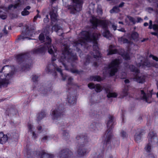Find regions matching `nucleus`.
Instances as JSON below:
<instances>
[{"instance_id":"f257e3e1","label":"nucleus","mask_w":158,"mask_h":158,"mask_svg":"<svg viewBox=\"0 0 158 158\" xmlns=\"http://www.w3.org/2000/svg\"><path fill=\"white\" fill-rule=\"evenodd\" d=\"M101 35L99 33L95 32L91 35L88 31H82L79 35L78 40L73 42V46L76 47V51L78 52L80 51L78 47L82 46H86L87 42L92 41L94 44L93 46L94 52L91 55L93 57L94 60H99L101 58L97 40Z\"/></svg>"},{"instance_id":"f03ea898","label":"nucleus","mask_w":158,"mask_h":158,"mask_svg":"<svg viewBox=\"0 0 158 158\" xmlns=\"http://www.w3.org/2000/svg\"><path fill=\"white\" fill-rule=\"evenodd\" d=\"M62 48L64 49L59 60L64 66L65 69L70 71L73 73L79 75L82 74L83 72V70H78L73 68V61L77 59L76 53L73 52L68 45L64 44Z\"/></svg>"},{"instance_id":"7ed1b4c3","label":"nucleus","mask_w":158,"mask_h":158,"mask_svg":"<svg viewBox=\"0 0 158 158\" xmlns=\"http://www.w3.org/2000/svg\"><path fill=\"white\" fill-rule=\"evenodd\" d=\"M39 40L41 42H45L43 45H40L34 49L32 51L33 54H44L47 51L49 53L55 55L56 51V47L51 45V39L49 37L47 36L45 32L41 33L39 35Z\"/></svg>"},{"instance_id":"20e7f679","label":"nucleus","mask_w":158,"mask_h":158,"mask_svg":"<svg viewBox=\"0 0 158 158\" xmlns=\"http://www.w3.org/2000/svg\"><path fill=\"white\" fill-rule=\"evenodd\" d=\"M9 65L4 66L0 71V88H5L9 85L10 79Z\"/></svg>"},{"instance_id":"39448f33","label":"nucleus","mask_w":158,"mask_h":158,"mask_svg":"<svg viewBox=\"0 0 158 158\" xmlns=\"http://www.w3.org/2000/svg\"><path fill=\"white\" fill-rule=\"evenodd\" d=\"M94 29L96 28L98 26L101 27L103 29L102 31V35L105 37L109 39L111 36V34L108 30V23L105 20L94 19L91 21Z\"/></svg>"},{"instance_id":"423d86ee","label":"nucleus","mask_w":158,"mask_h":158,"mask_svg":"<svg viewBox=\"0 0 158 158\" xmlns=\"http://www.w3.org/2000/svg\"><path fill=\"white\" fill-rule=\"evenodd\" d=\"M16 59L21 67L24 70L30 68L32 64V60L30 57L28 53L18 55Z\"/></svg>"},{"instance_id":"0eeeda50","label":"nucleus","mask_w":158,"mask_h":158,"mask_svg":"<svg viewBox=\"0 0 158 158\" xmlns=\"http://www.w3.org/2000/svg\"><path fill=\"white\" fill-rule=\"evenodd\" d=\"M114 117L112 116H109L108 117L106 124L108 129L106 131L103 137L105 139L103 146L105 147L107 145L109 144L110 140L113 135L111 131V129L113 128L114 124Z\"/></svg>"},{"instance_id":"6e6552de","label":"nucleus","mask_w":158,"mask_h":158,"mask_svg":"<svg viewBox=\"0 0 158 158\" xmlns=\"http://www.w3.org/2000/svg\"><path fill=\"white\" fill-rule=\"evenodd\" d=\"M120 63L119 60L115 59L113 60L106 68H105L103 73L105 75H109L110 76L114 75L117 72L118 68Z\"/></svg>"},{"instance_id":"1a4fd4ad","label":"nucleus","mask_w":158,"mask_h":158,"mask_svg":"<svg viewBox=\"0 0 158 158\" xmlns=\"http://www.w3.org/2000/svg\"><path fill=\"white\" fill-rule=\"evenodd\" d=\"M45 70L48 73H53L55 75H56V71H57L60 73L62 79L64 81L68 77L67 75L63 73L61 69L58 67L57 65L54 62H53L52 64H49L46 68Z\"/></svg>"},{"instance_id":"9d476101","label":"nucleus","mask_w":158,"mask_h":158,"mask_svg":"<svg viewBox=\"0 0 158 158\" xmlns=\"http://www.w3.org/2000/svg\"><path fill=\"white\" fill-rule=\"evenodd\" d=\"M148 138V143L145 147V149L147 152H149L151 149V145L153 146L157 144L158 143V139L156 134L152 131L149 132Z\"/></svg>"},{"instance_id":"9b49d317","label":"nucleus","mask_w":158,"mask_h":158,"mask_svg":"<svg viewBox=\"0 0 158 158\" xmlns=\"http://www.w3.org/2000/svg\"><path fill=\"white\" fill-rule=\"evenodd\" d=\"M73 2L72 5H69L68 9L71 14H74L81 11L82 7L83 0H71Z\"/></svg>"},{"instance_id":"f8f14e48","label":"nucleus","mask_w":158,"mask_h":158,"mask_svg":"<svg viewBox=\"0 0 158 158\" xmlns=\"http://www.w3.org/2000/svg\"><path fill=\"white\" fill-rule=\"evenodd\" d=\"M35 30L34 28L31 29L29 28L28 27H26V29L24 32L23 31L21 35L19 36L18 40H24L25 39L30 40L31 39L28 36H32L34 33V31Z\"/></svg>"},{"instance_id":"ddd939ff","label":"nucleus","mask_w":158,"mask_h":158,"mask_svg":"<svg viewBox=\"0 0 158 158\" xmlns=\"http://www.w3.org/2000/svg\"><path fill=\"white\" fill-rule=\"evenodd\" d=\"M63 114V110L60 107L52 110L51 113L52 118L53 120H57L60 118Z\"/></svg>"},{"instance_id":"4468645a","label":"nucleus","mask_w":158,"mask_h":158,"mask_svg":"<svg viewBox=\"0 0 158 158\" xmlns=\"http://www.w3.org/2000/svg\"><path fill=\"white\" fill-rule=\"evenodd\" d=\"M76 139L77 140H80L79 145L88 146L89 144V140L85 134L81 135H77L76 137Z\"/></svg>"},{"instance_id":"2eb2a0df","label":"nucleus","mask_w":158,"mask_h":158,"mask_svg":"<svg viewBox=\"0 0 158 158\" xmlns=\"http://www.w3.org/2000/svg\"><path fill=\"white\" fill-rule=\"evenodd\" d=\"M87 146L84 145L82 146L78 145V148L77 151V156L78 157H82L88 153L89 150L86 149L85 147Z\"/></svg>"},{"instance_id":"dca6fc26","label":"nucleus","mask_w":158,"mask_h":158,"mask_svg":"<svg viewBox=\"0 0 158 158\" xmlns=\"http://www.w3.org/2000/svg\"><path fill=\"white\" fill-rule=\"evenodd\" d=\"M73 154L72 152L68 149H64L59 152L58 156L60 158H69Z\"/></svg>"},{"instance_id":"f3484780","label":"nucleus","mask_w":158,"mask_h":158,"mask_svg":"<svg viewBox=\"0 0 158 158\" xmlns=\"http://www.w3.org/2000/svg\"><path fill=\"white\" fill-rule=\"evenodd\" d=\"M143 58L142 57H140L138 59V63L137 65L139 67H142V68H144L145 66L149 67L150 65V63L147 58L143 61Z\"/></svg>"},{"instance_id":"a211bd4d","label":"nucleus","mask_w":158,"mask_h":158,"mask_svg":"<svg viewBox=\"0 0 158 158\" xmlns=\"http://www.w3.org/2000/svg\"><path fill=\"white\" fill-rule=\"evenodd\" d=\"M57 8L56 7H53L50 12L51 20L52 21H56L57 20Z\"/></svg>"},{"instance_id":"6ab92c4d","label":"nucleus","mask_w":158,"mask_h":158,"mask_svg":"<svg viewBox=\"0 0 158 158\" xmlns=\"http://www.w3.org/2000/svg\"><path fill=\"white\" fill-rule=\"evenodd\" d=\"M146 77L143 75L140 74L139 72L138 73H136V75L135 76L134 79V81H137L139 83H143L145 81Z\"/></svg>"},{"instance_id":"aec40b11","label":"nucleus","mask_w":158,"mask_h":158,"mask_svg":"<svg viewBox=\"0 0 158 158\" xmlns=\"http://www.w3.org/2000/svg\"><path fill=\"white\" fill-rule=\"evenodd\" d=\"M37 154L40 157V158H54V155L51 154L47 153L45 152L44 151L42 150L39 151Z\"/></svg>"},{"instance_id":"412c9836","label":"nucleus","mask_w":158,"mask_h":158,"mask_svg":"<svg viewBox=\"0 0 158 158\" xmlns=\"http://www.w3.org/2000/svg\"><path fill=\"white\" fill-rule=\"evenodd\" d=\"M67 100L70 105H74L76 102V98L74 95L69 93L67 96Z\"/></svg>"},{"instance_id":"4be33fe9","label":"nucleus","mask_w":158,"mask_h":158,"mask_svg":"<svg viewBox=\"0 0 158 158\" xmlns=\"http://www.w3.org/2000/svg\"><path fill=\"white\" fill-rule=\"evenodd\" d=\"M152 96L151 94L150 95L149 94H146L143 90H140V98L145 101L147 103H149L148 101V100L149 98L151 97Z\"/></svg>"},{"instance_id":"5701e85b","label":"nucleus","mask_w":158,"mask_h":158,"mask_svg":"<svg viewBox=\"0 0 158 158\" xmlns=\"http://www.w3.org/2000/svg\"><path fill=\"white\" fill-rule=\"evenodd\" d=\"M52 89V84H50L48 86H47L46 88H44L43 87H41L40 89V91L41 94L44 95L48 94Z\"/></svg>"},{"instance_id":"b1692460","label":"nucleus","mask_w":158,"mask_h":158,"mask_svg":"<svg viewBox=\"0 0 158 158\" xmlns=\"http://www.w3.org/2000/svg\"><path fill=\"white\" fill-rule=\"evenodd\" d=\"M88 87L90 89H95L97 92H100L101 91L102 88L99 84L95 85L93 83H90L88 84Z\"/></svg>"},{"instance_id":"393cba45","label":"nucleus","mask_w":158,"mask_h":158,"mask_svg":"<svg viewBox=\"0 0 158 158\" xmlns=\"http://www.w3.org/2000/svg\"><path fill=\"white\" fill-rule=\"evenodd\" d=\"M143 134L141 130H138L135 135V139L136 141L139 142L141 140Z\"/></svg>"},{"instance_id":"a878e982","label":"nucleus","mask_w":158,"mask_h":158,"mask_svg":"<svg viewBox=\"0 0 158 158\" xmlns=\"http://www.w3.org/2000/svg\"><path fill=\"white\" fill-rule=\"evenodd\" d=\"M8 137L2 132H0V143L3 144L7 141Z\"/></svg>"},{"instance_id":"bb28decb","label":"nucleus","mask_w":158,"mask_h":158,"mask_svg":"<svg viewBox=\"0 0 158 158\" xmlns=\"http://www.w3.org/2000/svg\"><path fill=\"white\" fill-rule=\"evenodd\" d=\"M52 29V31H54L56 32H60V33L58 34L59 35H61L63 33L62 28L57 24H56L54 26H53Z\"/></svg>"},{"instance_id":"cd10ccee","label":"nucleus","mask_w":158,"mask_h":158,"mask_svg":"<svg viewBox=\"0 0 158 158\" xmlns=\"http://www.w3.org/2000/svg\"><path fill=\"white\" fill-rule=\"evenodd\" d=\"M102 126V124L100 123L94 122L90 125V127L91 128L95 130H99Z\"/></svg>"},{"instance_id":"c85d7f7f","label":"nucleus","mask_w":158,"mask_h":158,"mask_svg":"<svg viewBox=\"0 0 158 158\" xmlns=\"http://www.w3.org/2000/svg\"><path fill=\"white\" fill-rule=\"evenodd\" d=\"M46 113L44 111H42L37 115L36 120L38 123L46 115Z\"/></svg>"},{"instance_id":"c756f323","label":"nucleus","mask_w":158,"mask_h":158,"mask_svg":"<svg viewBox=\"0 0 158 158\" xmlns=\"http://www.w3.org/2000/svg\"><path fill=\"white\" fill-rule=\"evenodd\" d=\"M18 113V110L16 107L12 105L10 107V114L13 116L16 115Z\"/></svg>"},{"instance_id":"7c9ffc66","label":"nucleus","mask_w":158,"mask_h":158,"mask_svg":"<svg viewBox=\"0 0 158 158\" xmlns=\"http://www.w3.org/2000/svg\"><path fill=\"white\" fill-rule=\"evenodd\" d=\"M112 47L113 46L112 45L110 46V49L108 53V55L116 54L117 52V50L115 49H112Z\"/></svg>"},{"instance_id":"2f4dec72","label":"nucleus","mask_w":158,"mask_h":158,"mask_svg":"<svg viewBox=\"0 0 158 158\" xmlns=\"http://www.w3.org/2000/svg\"><path fill=\"white\" fill-rule=\"evenodd\" d=\"M91 80L99 81H101V78L98 76H91L90 77Z\"/></svg>"},{"instance_id":"473e14b6","label":"nucleus","mask_w":158,"mask_h":158,"mask_svg":"<svg viewBox=\"0 0 158 158\" xmlns=\"http://www.w3.org/2000/svg\"><path fill=\"white\" fill-rule=\"evenodd\" d=\"M18 2L15 4V5H13L10 4V9L13 7L14 9L16 8L17 7H19L21 5V4H23L24 2H22L21 0H18Z\"/></svg>"},{"instance_id":"72a5a7b5","label":"nucleus","mask_w":158,"mask_h":158,"mask_svg":"<svg viewBox=\"0 0 158 158\" xmlns=\"http://www.w3.org/2000/svg\"><path fill=\"white\" fill-rule=\"evenodd\" d=\"M129 68L131 71L135 72V74L139 72V69L133 65H130Z\"/></svg>"},{"instance_id":"f704fd0d","label":"nucleus","mask_w":158,"mask_h":158,"mask_svg":"<svg viewBox=\"0 0 158 158\" xmlns=\"http://www.w3.org/2000/svg\"><path fill=\"white\" fill-rule=\"evenodd\" d=\"M148 28L150 29L152 28L154 30L158 32V24H154L153 25H149Z\"/></svg>"},{"instance_id":"c9c22d12","label":"nucleus","mask_w":158,"mask_h":158,"mask_svg":"<svg viewBox=\"0 0 158 158\" xmlns=\"http://www.w3.org/2000/svg\"><path fill=\"white\" fill-rule=\"evenodd\" d=\"M7 17V15L6 13L4 12L2 10H0V18L2 19H5Z\"/></svg>"},{"instance_id":"e433bc0d","label":"nucleus","mask_w":158,"mask_h":158,"mask_svg":"<svg viewBox=\"0 0 158 158\" xmlns=\"http://www.w3.org/2000/svg\"><path fill=\"white\" fill-rule=\"evenodd\" d=\"M120 10L119 9V7L118 6H114L112 9L110 10V12L111 13H118L119 12Z\"/></svg>"},{"instance_id":"4c0bfd02","label":"nucleus","mask_w":158,"mask_h":158,"mask_svg":"<svg viewBox=\"0 0 158 158\" xmlns=\"http://www.w3.org/2000/svg\"><path fill=\"white\" fill-rule=\"evenodd\" d=\"M62 134L64 139H65L68 138L69 136V132L66 131H63Z\"/></svg>"},{"instance_id":"58836bf2","label":"nucleus","mask_w":158,"mask_h":158,"mask_svg":"<svg viewBox=\"0 0 158 158\" xmlns=\"http://www.w3.org/2000/svg\"><path fill=\"white\" fill-rule=\"evenodd\" d=\"M107 96L108 98H115L117 96V94L115 93L109 92L107 94Z\"/></svg>"},{"instance_id":"ea45409f","label":"nucleus","mask_w":158,"mask_h":158,"mask_svg":"<svg viewBox=\"0 0 158 158\" xmlns=\"http://www.w3.org/2000/svg\"><path fill=\"white\" fill-rule=\"evenodd\" d=\"M138 34L136 32H132L131 35L132 38L134 40H136L138 38Z\"/></svg>"},{"instance_id":"a19ab883","label":"nucleus","mask_w":158,"mask_h":158,"mask_svg":"<svg viewBox=\"0 0 158 158\" xmlns=\"http://www.w3.org/2000/svg\"><path fill=\"white\" fill-rule=\"evenodd\" d=\"M89 113V115L91 116H94L97 114V111H95L94 109L90 110Z\"/></svg>"},{"instance_id":"79ce46f5","label":"nucleus","mask_w":158,"mask_h":158,"mask_svg":"<svg viewBox=\"0 0 158 158\" xmlns=\"http://www.w3.org/2000/svg\"><path fill=\"white\" fill-rule=\"evenodd\" d=\"M6 26H5L4 28L2 31L4 34H3L2 33H0V38H1L4 35H5L8 34V32L6 30Z\"/></svg>"},{"instance_id":"37998d69","label":"nucleus","mask_w":158,"mask_h":158,"mask_svg":"<svg viewBox=\"0 0 158 158\" xmlns=\"http://www.w3.org/2000/svg\"><path fill=\"white\" fill-rule=\"evenodd\" d=\"M122 56L125 60H128L130 59L129 55L128 53H124L122 55Z\"/></svg>"},{"instance_id":"c03bdc74","label":"nucleus","mask_w":158,"mask_h":158,"mask_svg":"<svg viewBox=\"0 0 158 158\" xmlns=\"http://www.w3.org/2000/svg\"><path fill=\"white\" fill-rule=\"evenodd\" d=\"M128 89L127 88L125 87L122 92L123 95V97H125L128 94Z\"/></svg>"},{"instance_id":"a18cd8bd","label":"nucleus","mask_w":158,"mask_h":158,"mask_svg":"<svg viewBox=\"0 0 158 158\" xmlns=\"http://www.w3.org/2000/svg\"><path fill=\"white\" fill-rule=\"evenodd\" d=\"M127 17L130 21L132 22L133 24H135L136 23V22L135 21V18L130 16H127Z\"/></svg>"},{"instance_id":"49530a36","label":"nucleus","mask_w":158,"mask_h":158,"mask_svg":"<svg viewBox=\"0 0 158 158\" xmlns=\"http://www.w3.org/2000/svg\"><path fill=\"white\" fill-rule=\"evenodd\" d=\"M119 41H120L123 43H127L129 42V41L128 40L122 37L119 39Z\"/></svg>"},{"instance_id":"de8ad7c7","label":"nucleus","mask_w":158,"mask_h":158,"mask_svg":"<svg viewBox=\"0 0 158 158\" xmlns=\"http://www.w3.org/2000/svg\"><path fill=\"white\" fill-rule=\"evenodd\" d=\"M91 56H87L86 58L85 62L84 63L86 65L88 64L91 61Z\"/></svg>"},{"instance_id":"09e8293b","label":"nucleus","mask_w":158,"mask_h":158,"mask_svg":"<svg viewBox=\"0 0 158 158\" xmlns=\"http://www.w3.org/2000/svg\"><path fill=\"white\" fill-rule=\"evenodd\" d=\"M121 136L123 138H126L127 136V135L125 131H122L120 133Z\"/></svg>"},{"instance_id":"8fccbe9b","label":"nucleus","mask_w":158,"mask_h":158,"mask_svg":"<svg viewBox=\"0 0 158 158\" xmlns=\"http://www.w3.org/2000/svg\"><path fill=\"white\" fill-rule=\"evenodd\" d=\"M29 12L26 10L24 9L21 12V15L23 16H25L28 15L29 14Z\"/></svg>"},{"instance_id":"3c124183","label":"nucleus","mask_w":158,"mask_h":158,"mask_svg":"<svg viewBox=\"0 0 158 158\" xmlns=\"http://www.w3.org/2000/svg\"><path fill=\"white\" fill-rule=\"evenodd\" d=\"M12 70L10 71V76L11 75H13L15 74V73L16 71V69H15L14 66H10Z\"/></svg>"},{"instance_id":"603ef678","label":"nucleus","mask_w":158,"mask_h":158,"mask_svg":"<svg viewBox=\"0 0 158 158\" xmlns=\"http://www.w3.org/2000/svg\"><path fill=\"white\" fill-rule=\"evenodd\" d=\"M73 79L71 77H69L68 78V85H72L73 84L72 81Z\"/></svg>"},{"instance_id":"864d4df0","label":"nucleus","mask_w":158,"mask_h":158,"mask_svg":"<svg viewBox=\"0 0 158 158\" xmlns=\"http://www.w3.org/2000/svg\"><path fill=\"white\" fill-rule=\"evenodd\" d=\"M28 127L29 131L31 132H33L32 129L33 127V126L32 125L28 123Z\"/></svg>"},{"instance_id":"5fc2aeb1","label":"nucleus","mask_w":158,"mask_h":158,"mask_svg":"<svg viewBox=\"0 0 158 158\" xmlns=\"http://www.w3.org/2000/svg\"><path fill=\"white\" fill-rule=\"evenodd\" d=\"M10 112V109L9 108L7 109L5 111V115H6V118H9V114Z\"/></svg>"},{"instance_id":"6e6d98bb","label":"nucleus","mask_w":158,"mask_h":158,"mask_svg":"<svg viewBox=\"0 0 158 158\" xmlns=\"http://www.w3.org/2000/svg\"><path fill=\"white\" fill-rule=\"evenodd\" d=\"M38 76L37 75H33L32 77V80L34 82H35L37 81Z\"/></svg>"},{"instance_id":"4d7b16f0","label":"nucleus","mask_w":158,"mask_h":158,"mask_svg":"<svg viewBox=\"0 0 158 158\" xmlns=\"http://www.w3.org/2000/svg\"><path fill=\"white\" fill-rule=\"evenodd\" d=\"M149 57H152L153 60H156V61H158V58L156 56H153L152 54H150L149 56Z\"/></svg>"},{"instance_id":"13d9d810","label":"nucleus","mask_w":158,"mask_h":158,"mask_svg":"<svg viewBox=\"0 0 158 158\" xmlns=\"http://www.w3.org/2000/svg\"><path fill=\"white\" fill-rule=\"evenodd\" d=\"M36 128L38 131H39L40 132H41L43 130V129L42 127L40 125L37 126L36 127Z\"/></svg>"},{"instance_id":"bf43d9fd","label":"nucleus","mask_w":158,"mask_h":158,"mask_svg":"<svg viewBox=\"0 0 158 158\" xmlns=\"http://www.w3.org/2000/svg\"><path fill=\"white\" fill-rule=\"evenodd\" d=\"M2 9L6 11H8L10 9V5L8 6L7 7H2Z\"/></svg>"},{"instance_id":"052dcab7","label":"nucleus","mask_w":158,"mask_h":158,"mask_svg":"<svg viewBox=\"0 0 158 158\" xmlns=\"http://www.w3.org/2000/svg\"><path fill=\"white\" fill-rule=\"evenodd\" d=\"M18 135L17 133H15L14 134H13L12 136V138H13L14 139H15V140H17V138H18Z\"/></svg>"},{"instance_id":"680f3d73","label":"nucleus","mask_w":158,"mask_h":158,"mask_svg":"<svg viewBox=\"0 0 158 158\" xmlns=\"http://www.w3.org/2000/svg\"><path fill=\"white\" fill-rule=\"evenodd\" d=\"M49 21V19L48 18V16L47 15L46 16V17L44 18V21L45 23H47Z\"/></svg>"},{"instance_id":"e2e57ef3","label":"nucleus","mask_w":158,"mask_h":158,"mask_svg":"<svg viewBox=\"0 0 158 158\" xmlns=\"http://www.w3.org/2000/svg\"><path fill=\"white\" fill-rule=\"evenodd\" d=\"M32 133V137L34 139H35L37 137V135L34 132H31Z\"/></svg>"},{"instance_id":"0e129e2a","label":"nucleus","mask_w":158,"mask_h":158,"mask_svg":"<svg viewBox=\"0 0 158 158\" xmlns=\"http://www.w3.org/2000/svg\"><path fill=\"white\" fill-rule=\"evenodd\" d=\"M90 103H91V105L94 104L97 102L96 101H95L93 98H91V99H90Z\"/></svg>"},{"instance_id":"69168bd1","label":"nucleus","mask_w":158,"mask_h":158,"mask_svg":"<svg viewBox=\"0 0 158 158\" xmlns=\"http://www.w3.org/2000/svg\"><path fill=\"white\" fill-rule=\"evenodd\" d=\"M143 21V19H141V18L139 17H137V23H140Z\"/></svg>"},{"instance_id":"338daca9","label":"nucleus","mask_w":158,"mask_h":158,"mask_svg":"<svg viewBox=\"0 0 158 158\" xmlns=\"http://www.w3.org/2000/svg\"><path fill=\"white\" fill-rule=\"evenodd\" d=\"M147 158H156V156L153 155H149Z\"/></svg>"},{"instance_id":"774afa93","label":"nucleus","mask_w":158,"mask_h":158,"mask_svg":"<svg viewBox=\"0 0 158 158\" xmlns=\"http://www.w3.org/2000/svg\"><path fill=\"white\" fill-rule=\"evenodd\" d=\"M152 65L156 68H158V64L154 62L152 64Z\"/></svg>"}]
</instances>
